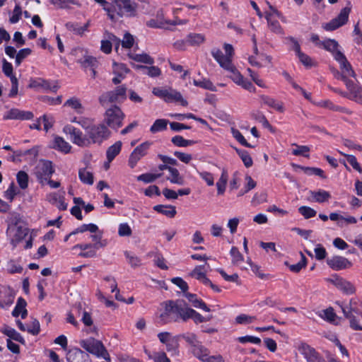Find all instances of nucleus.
Masks as SVG:
<instances>
[{
    "instance_id": "f257e3e1",
    "label": "nucleus",
    "mask_w": 362,
    "mask_h": 362,
    "mask_svg": "<svg viewBox=\"0 0 362 362\" xmlns=\"http://www.w3.org/2000/svg\"><path fill=\"white\" fill-rule=\"evenodd\" d=\"M79 125L85 129L86 139L89 141V146L93 144H100L107 139L110 132L104 124H93L90 119H81Z\"/></svg>"
},
{
    "instance_id": "f03ea898",
    "label": "nucleus",
    "mask_w": 362,
    "mask_h": 362,
    "mask_svg": "<svg viewBox=\"0 0 362 362\" xmlns=\"http://www.w3.org/2000/svg\"><path fill=\"white\" fill-rule=\"evenodd\" d=\"M137 4L131 0H111L107 16L112 21L116 22L124 16L133 17L136 15Z\"/></svg>"
},
{
    "instance_id": "7ed1b4c3",
    "label": "nucleus",
    "mask_w": 362,
    "mask_h": 362,
    "mask_svg": "<svg viewBox=\"0 0 362 362\" xmlns=\"http://www.w3.org/2000/svg\"><path fill=\"white\" fill-rule=\"evenodd\" d=\"M358 301L351 299L348 304H340V308L349 320V327L354 330L362 331V310L358 308Z\"/></svg>"
},
{
    "instance_id": "20e7f679",
    "label": "nucleus",
    "mask_w": 362,
    "mask_h": 362,
    "mask_svg": "<svg viewBox=\"0 0 362 362\" xmlns=\"http://www.w3.org/2000/svg\"><path fill=\"white\" fill-rule=\"evenodd\" d=\"M28 233V228L17 216H14L8 224L6 235L13 247H16L17 244L25 238Z\"/></svg>"
},
{
    "instance_id": "39448f33",
    "label": "nucleus",
    "mask_w": 362,
    "mask_h": 362,
    "mask_svg": "<svg viewBox=\"0 0 362 362\" xmlns=\"http://www.w3.org/2000/svg\"><path fill=\"white\" fill-rule=\"evenodd\" d=\"M80 345L88 352L98 357H102L106 361H110L109 354L100 341L94 338H89L86 340L81 341Z\"/></svg>"
},
{
    "instance_id": "423d86ee",
    "label": "nucleus",
    "mask_w": 362,
    "mask_h": 362,
    "mask_svg": "<svg viewBox=\"0 0 362 362\" xmlns=\"http://www.w3.org/2000/svg\"><path fill=\"white\" fill-rule=\"evenodd\" d=\"M127 98V88L122 86L115 90L103 93L99 98V102L103 106L108 103H122Z\"/></svg>"
},
{
    "instance_id": "0eeeda50",
    "label": "nucleus",
    "mask_w": 362,
    "mask_h": 362,
    "mask_svg": "<svg viewBox=\"0 0 362 362\" xmlns=\"http://www.w3.org/2000/svg\"><path fill=\"white\" fill-rule=\"evenodd\" d=\"M152 93L156 96L164 100L167 103L179 102L182 106H187L188 105L187 101L185 100L181 93L176 90L154 88Z\"/></svg>"
},
{
    "instance_id": "6e6552de",
    "label": "nucleus",
    "mask_w": 362,
    "mask_h": 362,
    "mask_svg": "<svg viewBox=\"0 0 362 362\" xmlns=\"http://www.w3.org/2000/svg\"><path fill=\"white\" fill-rule=\"evenodd\" d=\"M54 173L52 162L47 160H40L35 168L34 173L41 185H45L47 180L51 178Z\"/></svg>"
},
{
    "instance_id": "1a4fd4ad",
    "label": "nucleus",
    "mask_w": 362,
    "mask_h": 362,
    "mask_svg": "<svg viewBox=\"0 0 362 362\" xmlns=\"http://www.w3.org/2000/svg\"><path fill=\"white\" fill-rule=\"evenodd\" d=\"M180 300H167L162 303L164 311L160 315L159 318L163 324L171 322H178L177 310Z\"/></svg>"
},
{
    "instance_id": "9d476101",
    "label": "nucleus",
    "mask_w": 362,
    "mask_h": 362,
    "mask_svg": "<svg viewBox=\"0 0 362 362\" xmlns=\"http://www.w3.org/2000/svg\"><path fill=\"white\" fill-rule=\"evenodd\" d=\"M124 115L121 109L114 105L108 108L105 112V120L107 124L113 129H118L122 125Z\"/></svg>"
},
{
    "instance_id": "9b49d317",
    "label": "nucleus",
    "mask_w": 362,
    "mask_h": 362,
    "mask_svg": "<svg viewBox=\"0 0 362 362\" xmlns=\"http://www.w3.org/2000/svg\"><path fill=\"white\" fill-rule=\"evenodd\" d=\"M224 49L226 54L219 49H214L211 51V54L216 61L219 64L220 66L230 67V64L232 63V58L234 55V49L231 45L224 44Z\"/></svg>"
},
{
    "instance_id": "f8f14e48",
    "label": "nucleus",
    "mask_w": 362,
    "mask_h": 362,
    "mask_svg": "<svg viewBox=\"0 0 362 362\" xmlns=\"http://www.w3.org/2000/svg\"><path fill=\"white\" fill-rule=\"evenodd\" d=\"M180 336H172L170 332H163L158 334V338L160 341L165 345L166 351L172 356H177L179 354L178 339Z\"/></svg>"
},
{
    "instance_id": "ddd939ff",
    "label": "nucleus",
    "mask_w": 362,
    "mask_h": 362,
    "mask_svg": "<svg viewBox=\"0 0 362 362\" xmlns=\"http://www.w3.org/2000/svg\"><path fill=\"white\" fill-rule=\"evenodd\" d=\"M351 10V3L348 2L347 6L341 10L339 14L331 21L326 23L323 28L326 30H334L342 26L347 22Z\"/></svg>"
},
{
    "instance_id": "4468645a",
    "label": "nucleus",
    "mask_w": 362,
    "mask_h": 362,
    "mask_svg": "<svg viewBox=\"0 0 362 362\" xmlns=\"http://www.w3.org/2000/svg\"><path fill=\"white\" fill-rule=\"evenodd\" d=\"M327 281L332 284L339 290L346 295H353L356 291L355 286L351 282L337 274H334L330 278L327 279Z\"/></svg>"
},
{
    "instance_id": "2eb2a0df",
    "label": "nucleus",
    "mask_w": 362,
    "mask_h": 362,
    "mask_svg": "<svg viewBox=\"0 0 362 362\" xmlns=\"http://www.w3.org/2000/svg\"><path fill=\"white\" fill-rule=\"evenodd\" d=\"M63 132L70 135L71 141L81 147L89 146V141L86 139V134H83L82 132L75 127L67 124L64 126Z\"/></svg>"
},
{
    "instance_id": "dca6fc26",
    "label": "nucleus",
    "mask_w": 362,
    "mask_h": 362,
    "mask_svg": "<svg viewBox=\"0 0 362 362\" xmlns=\"http://www.w3.org/2000/svg\"><path fill=\"white\" fill-rule=\"evenodd\" d=\"M307 362H326L315 349L305 342H300L297 347Z\"/></svg>"
},
{
    "instance_id": "f3484780",
    "label": "nucleus",
    "mask_w": 362,
    "mask_h": 362,
    "mask_svg": "<svg viewBox=\"0 0 362 362\" xmlns=\"http://www.w3.org/2000/svg\"><path fill=\"white\" fill-rule=\"evenodd\" d=\"M151 145V142L146 141L134 148L129 158V165L131 168H134L138 161L147 153Z\"/></svg>"
},
{
    "instance_id": "a211bd4d",
    "label": "nucleus",
    "mask_w": 362,
    "mask_h": 362,
    "mask_svg": "<svg viewBox=\"0 0 362 362\" xmlns=\"http://www.w3.org/2000/svg\"><path fill=\"white\" fill-rule=\"evenodd\" d=\"M74 54L78 56L79 54L82 55L83 57L78 58L76 59L77 62L81 64V65L84 69H91L93 67H96L98 64V61L95 58L92 56L88 55L86 51L83 50L81 48L75 49L73 51Z\"/></svg>"
},
{
    "instance_id": "6ab92c4d",
    "label": "nucleus",
    "mask_w": 362,
    "mask_h": 362,
    "mask_svg": "<svg viewBox=\"0 0 362 362\" xmlns=\"http://www.w3.org/2000/svg\"><path fill=\"white\" fill-rule=\"evenodd\" d=\"M343 81L344 82L347 89L349 90V95H346L343 92L337 90H335V91L340 93L341 95L348 97L349 99L357 103L358 97H362V88L357 87L354 81L348 79V76H346Z\"/></svg>"
},
{
    "instance_id": "aec40b11",
    "label": "nucleus",
    "mask_w": 362,
    "mask_h": 362,
    "mask_svg": "<svg viewBox=\"0 0 362 362\" xmlns=\"http://www.w3.org/2000/svg\"><path fill=\"white\" fill-rule=\"evenodd\" d=\"M334 59L339 63L340 69L346 76L356 78V74L353 70L351 64L348 62L346 57L341 52H336L334 53Z\"/></svg>"
},
{
    "instance_id": "412c9836",
    "label": "nucleus",
    "mask_w": 362,
    "mask_h": 362,
    "mask_svg": "<svg viewBox=\"0 0 362 362\" xmlns=\"http://www.w3.org/2000/svg\"><path fill=\"white\" fill-rule=\"evenodd\" d=\"M68 362H91L89 355L78 348L70 349L66 354Z\"/></svg>"
},
{
    "instance_id": "4be33fe9",
    "label": "nucleus",
    "mask_w": 362,
    "mask_h": 362,
    "mask_svg": "<svg viewBox=\"0 0 362 362\" xmlns=\"http://www.w3.org/2000/svg\"><path fill=\"white\" fill-rule=\"evenodd\" d=\"M327 264L334 270H341L349 268L351 263L345 257L335 256L327 260Z\"/></svg>"
},
{
    "instance_id": "5701e85b",
    "label": "nucleus",
    "mask_w": 362,
    "mask_h": 362,
    "mask_svg": "<svg viewBox=\"0 0 362 362\" xmlns=\"http://www.w3.org/2000/svg\"><path fill=\"white\" fill-rule=\"evenodd\" d=\"M33 117V114L29 111H23L16 108L10 110L4 118L6 119H30Z\"/></svg>"
},
{
    "instance_id": "b1692460",
    "label": "nucleus",
    "mask_w": 362,
    "mask_h": 362,
    "mask_svg": "<svg viewBox=\"0 0 362 362\" xmlns=\"http://www.w3.org/2000/svg\"><path fill=\"white\" fill-rule=\"evenodd\" d=\"M119 43L120 40L117 37H116L113 34H109L107 40L101 41L100 49L104 53L109 54L112 51V45H115V49L117 50Z\"/></svg>"
},
{
    "instance_id": "393cba45",
    "label": "nucleus",
    "mask_w": 362,
    "mask_h": 362,
    "mask_svg": "<svg viewBox=\"0 0 362 362\" xmlns=\"http://www.w3.org/2000/svg\"><path fill=\"white\" fill-rule=\"evenodd\" d=\"M177 312L178 321L182 320L183 322L187 321L189 319H192L193 314H194V310L189 308L186 303L183 301H179V307Z\"/></svg>"
},
{
    "instance_id": "a878e982",
    "label": "nucleus",
    "mask_w": 362,
    "mask_h": 362,
    "mask_svg": "<svg viewBox=\"0 0 362 362\" xmlns=\"http://www.w3.org/2000/svg\"><path fill=\"white\" fill-rule=\"evenodd\" d=\"M28 87L30 88H42L45 90H52V92H56L58 88L57 86L51 87L49 83L47 81L41 78L31 80Z\"/></svg>"
},
{
    "instance_id": "bb28decb",
    "label": "nucleus",
    "mask_w": 362,
    "mask_h": 362,
    "mask_svg": "<svg viewBox=\"0 0 362 362\" xmlns=\"http://www.w3.org/2000/svg\"><path fill=\"white\" fill-rule=\"evenodd\" d=\"M193 355L200 361L205 362L209 358V351L202 345V342L192 349Z\"/></svg>"
},
{
    "instance_id": "cd10ccee",
    "label": "nucleus",
    "mask_w": 362,
    "mask_h": 362,
    "mask_svg": "<svg viewBox=\"0 0 362 362\" xmlns=\"http://www.w3.org/2000/svg\"><path fill=\"white\" fill-rule=\"evenodd\" d=\"M153 210L169 218H173L177 214L175 206L172 205H156L153 206Z\"/></svg>"
},
{
    "instance_id": "c85d7f7f",
    "label": "nucleus",
    "mask_w": 362,
    "mask_h": 362,
    "mask_svg": "<svg viewBox=\"0 0 362 362\" xmlns=\"http://www.w3.org/2000/svg\"><path fill=\"white\" fill-rule=\"evenodd\" d=\"M184 295L194 308H200L206 312L210 311L206 303L201 299L197 298L196 295L189 293H185Z\"/></svg>"
},
{
    "instance_id": "c756f323",
    "label": "nucleus",
    "mask_w": 362,
    "mask_h": 362,
    "mask_svg": "<svg viewBox=\"0 0 362 362\" xmlns=\"http://www.w3.org/2000/svg\"><path fill=\"white\" fill-rule=\"evenodd\" d=\"M259 98L264 104L268 105L269 107H272L280 112H284V109L282 103L276 102L275 99L264 95H260Z\"/></svg>"
},
{
    "instance_id": "7c9ffc66",
    "label": "nucleus",
    "mask_w": 362,
    "mask_h": 362,
    "mask_svg": "<svg viewBox=\"0 0 362 362\" xmlns=\"http://www.w3.org/2000/svg\"><path fill=\"white\" fill-rule=\"evenodd\" d=\"M53 148L64 153H67L70 151L71 146L62 137L56 136L54 139Z\"/></svg>"
},
{
    "instance_id": "2f4dec72",
    "label": "nucleus",
    "mask_w": 362,
    "mask_h": 362,
    "mask_svg": "<svg viewBox=\"0 0 362 362\" xmlns=\"http://www.w3.org/2000/svg\"><path fill=\"white\" fill-rule=\"evenodd\" d=\"M1 332L5 335L8 336L10 339H13L22 344H23L25 341L23 337L18 332L7 325H4V327L1 329Z\"/></svg>"
},
{
    "instance_id": "473e14b6",
    "label": "nucleus",
    "mask_w": 362,
    "mask_h": 362,
    "mask_svg": "<svg viewBox=\"0 0 362 362\" xmlns=\"http://www.w3.org/2000/svg\"><path fill=\"white\" fill-rule=\"evenodd\" d=\"M134 67L136 69H141L144 71V74H147L150 77H157L161 74V71L158 66H144V65H134Z\"/></svg>"
},
{
    "instance_id": "72a5a7b5",
    "label": "nucleus",
    "mask_w": 362,
    "mask_h": 362,
    "mask_svg": "<svg viewBox=\"0 0 362 362\" xmlns=\"http://www.w3.org/2000/svg\"><path fill=\"white\" fill-rule=\"evenodd\" d=\"M269 14L265 16V18L267 21L268 28L269 30L277 35H284V30L279 21L274 20V18H269Z\"/></svg>"
},
{
    "instance_id": "f704fd0d",
    "label": "nucleus",
    "mask_w": 362,
    "mask_h": 362,
    "mask_svg": "<svg viewBox=\"0 0 362 362\" xmlns=\"http://www.w3.org/2000/svg\"><path fill=\"white\" fill-rule=\"evenodd\" d=\"M121 148L122 142L119 141L107 148L106 156L108 162H111L119 153Z\"/></svg>"
},
{
    "instance_id": "c9c22d12",
    "label": "nucleus",
    "mask_w": 362,
    "mask_h": 362,
    "mask_svg": "<svg viewBox=\"0 0 362 362\" xmlns=\"http://www.w3.org/2000/svg\"><path fill=\"white\" fill-rule=\"evenodd\" d=\"M228 180V172L226 169H223L221 177L218 182H216L218 194H223L224 193Z\"/></svg>"
},
{
    "instance_id": "e433bc0d",
    "label": "nucleus",
    "mask_w": 362,
    "mask_h": 362,
    "mask_svg": "<svg viewBox=\"0 0 362 362\" xmlns=\"http://www.w3.org/2000/svg\"><path fill=\"white\" fill-rule=\"evenodd\" d=\"M310 194L313 200L318 203L327 202L331 197L329 192L325 190L311 191Z\"/></svg>"
},
{
    "instance_id": "4c0bfd02",
    "label": "nucleus",
    "mask_w": 362,
    "mask_h": 362,
    "mask_svg": "<svg viewBox=\"0 0 362 362\" xmlns=\"http://www.w3.org/2000/svg\"><path fill=\"white\" fill-rule=\"evenodd\" d=\"M128 56L130 59L147 64H153L154 63L153 59L146 53L142 54H133L129 53Z\"/></svg>"
},
{
    "instance_id": "58836bf2",
    "label": "nucleus",
    "mask_w": 362,
    "mask_h": 362,
    "mask_svg": "<svg viewBox=\"0 0 362 362\" xmlns=\"http://www.w3.org/2000/svg\"><path fill=\"white\" fill-rule=\"evenodd\" d=\"M230 67L221 66L223 69L229 71L230 73V78L233 81L234 83L239 85L240 82L243 81L244 77L241 75V74L237 70L235 66L233 64H230Z\"/></svg>"
},
{
    "instance_id": "ea45409f",
    "label": "nucleus",
    "mask_w": 362,
    "mask_h": 362,
    "mask_svg": "<svg viewBox=\"0 0 362 362\" xmlns=\"http://www.w3.org/2000/svg\"><path fill=\"white\" fill-rule=\"evenodd\" d=\"M205 41V36L200 33H190L187 37V42L191 46H199Z\"/></svg>"
},
{
    "instance_id": "a19ab883",
    "label": "nucleus",
    "mask_w": 362,
    "mask_h": 362,
    "mask_svg": "<svg viewBox=\"0 0 362 362\" xmlns=\"http://www.w3.org/2000/svg\"><path fill=\"white\" fill-rule=\"evenodd\" d=\"M169 176L167 177L168 180L174 184H177L180 185H183L184 179L182 176H180L177 169L172 167L171 168H169Z\"/></svg>"
},
{
    "instance_id": "79ce46f5",
    "label": "nucleus",
    "mask_w": 362,
    "mask_h": 362,
    "mask_svg": "<svg viewBox=\"0 0 362 362\" xmlns=\"http://www.w3.org/2000/svg\"><path fill=\"white\" fill-rule=\"evenodd\" d=\"M148 358L153 360L154 362H170L164 351L155 352L153 354L148 350H145Z\"/></svg>"
},
{
    "instance_id": "37998d69",
    "label": "nucleus",
    "mask_w": 362,
    "mask_h": 362,
    "mask_svg": "<svg viewBox=\"0 0 362 362\" xmlns=\"http://www.w3.org/2000/svg\"><path fill=\"white\" fill-rule=\"evenodd\" d=\"M180 337L182 338L185 340L187 343H188L191 349L194 348V346H197L201 342L198 340L197 336L192 332H187L180 335Z\"/></svg>"
},
{
    "instance_id": "c03bdc74",
    "label": "nucleus",
    "mask_w": 362,
    "mask_h": 362,
    "mask_svg": "<svg viewBox=\"0 0 362 362\" xmlns=\"http://www.w3.org/2000/svg\"><path fill=\"white\" fill-rule=\"evenodd\" d=\"M208 265L206 262L204 265L197 266L190 273V276L199 281H201L206 276V266Z\"/></svg>"
},
{
    "instance_id": "a18cd8bd",
    "label": "nucleus",
    "mask_w": 362,
    "mask_h": 362,
    "mask_svg": "<svg viewBox=\"0 0 362 362\" xmlns=\"http://www.w3.org/2000/svg\"><path fill=\"white\" fill-rule=\"evenodd\" d=\"M5 267L6 270L8 274H20L23 271V267L13 259L8 261Z\"/></svg>"
},
{
    "instance_id": "49530a36",
    "label": "nucleus",
    "mask_w": 362,
    "mask_h": 362,
    "mask_svg": "<svg viewBox=\"0 0 362 362\" xmlns=\"http://www.w3.org/2000/svg\"><path fill=\"white\" fill-rule=\"evenodd\" d=\"M324 49L332 53L334 57V53L336 52H339L338 48V42L334 40L328 39L322 42V45Z\"/></svg>"
},
{
    "instance_id": "de8ad7c7",
    "label": "nucleus",
    "mask_w": 362,
    "mask_h": 362,
    "mask_svg": "<svg viewBox=\"0 0 362 362\" xmlns=\"http://www.w3.org/2000/svg\"><path fill=\"white\" fill-rule=\"evenodd\" d=\"M80 180L84 184L92 185L93 183V175L86 169H81L78 172Z\"/></svg>"
},
{
    "instance_id": "09e8293b",
    "label": "nucleus",
    "mask_w": 362,
    "mask_h": 362,
    "mask_svg": "<svg viewBox=\"0 0 362 362\" xmlns=\"http://www.w3.org/2000/svg\"><path fill=\"white\" fill-rule=\"evenodd\" d=\"M168 121L165 119H156L153 124L151 127L150 131L152 133H156L165 130L167 128Z\"/></svg>"
},
{
    "instance_id": "8fccbe9b",
    "label": "nucleus",
    "mask_w": 362,
    "mask_h": 362,
    "mask_svg": "<svg viewBox=\"0 0 362 362\" xmlns=\"http://www.w3.org/2000/svg\"><path fill=\"white\" fill-rule=\"evenodd\" d=\"M64 105L71 107L75 110L78 113H82L83 111V108L81 101L76 98H71L67 100Z\"/></svg>"
},
{
    "instance_id": "3c124183",
    "label": "nucleus",
    "mask_w": 362,
    "mask_h": 362,
    "mask_svg": "<svg viewBox=\"0 0 362 362\" xmlns=\"http://www.w3.org/2000/svg\"><path fill=\"white\" fill-rule=\"evenodd\" d=\"M252 116L255 120L261 123L264 128L269 129L271 132L274 131L273 127L263 113L257 112L256 113H252Z\"/></svg>"
},
{
    "instance_id": "603ef678",
    "label": "nucleus",
    "mask_w": 362,
    "mask_h": 362,
    "mask_svg": "<svg viewBox=\"0 0 362 362\" xmlns=\"http://www.w3.org/2000/svg\"><path fill=\"white\" fill-rule=\"evenodd\" d=\"M49 2L59 8H69L71 5L77 4L76 0H49Z\"/></svg>"
},
{
    "instance_id": "864d4df0",
    "label": "nucleus",
    "mask_w": 362,
    "mask_h": 362,
    "mask_svg": "<svg viewBox=\"0 0 362 362\" xmlns=\"http://www.w3.org/2000/svg\"><path fill=\"white\" fill-rule=\"evenodd\" d=\"M236 152L242 159L246 168H250L252 165V159L247 151L245 150L236 149Z\"/></svg>"
},
{
    "instance_id": "5fc2aeb1",
    "label": "nucleus",
    "mask_w": 362,
    "mask_h": 362,
    "mask_svg": "<svg viewBox=\"0 0 362 362\" xmlns=\"http://www.w3.org/2000/svg\"><path fill=\"white\" fill-rule=\"evenodd\" d=\"M267 4L269 6V10L265 12V16L269 14V18H274V17L276 16L279 18L283 23H286L285 16L280 11L272 6L269 2H267Z\"/></svg>"
},
{
    "instance_id": "6e6d98bb",
    "label": "nucleus",
    "mask_w": 362,
    "mask_h": 362,
    "mask_svg": "<svg viewBox=\"0 0 362 362\" xmlns=\"http://www.w3.org/2000/svg\"><path fill=\"white\" fill-rule=\"evenodd\" d=\"M193 83L196 86H199L211 91H216L215 86L209 79H203L202 81L194 80Z\"/></svg>"
},
{
    "instance_id": "4d7b16f0",
    "label": "nucleus",
    "mask_w": 362,
    "mask_h": 362,
    "mask_svg": "<svg viewBox=\"0 0 362 362\" xmlns=\"http://www.w3.org/2000/svg\"><path fill=\"white\" fill-rule=\"evenodd\" d=\"M171 141L175 145H176L177 146H180V147H185L187 146L192 145L195 143L194 141L185 139L181 136H175L173 137Z\"/></svg>"
},
{
    "instance_id": "13d9d810",
    "label": "nucleus",
    "mask_w": 362,
    "mask_h": 362,
    "mask_svg": "<svg viewBox=\"0 0 362 362\" xmlns=\"http://www.w3.org/2000/svg\"><path fill=\"white\" fill-rule=\"evenodd\" d=\"M17 182L20 187L23 189H26L28 185V175L24 171H19L16 176Z\"/></svg>"
},
{
    "instance_id": "bf43d9fd",
    "label": "nucleus",
    "mask_w": 362,
    "mask_h": 362,
    "mask_svg": "<svg viewBox=\"0 0 362 362\" xmlns=\"http://www.w3.org/2000/svg\"><path fill=\"white\" fill-rule=\"evenodd\" d=\"M339 153L346 158V160L353 167L354 169H355L359 173H362V168H361L359 163L356 160V158L354 156L344 153L340 151H339Z\"/></svg>"
},
{
    "instance_id": "052dcab7",
    "label": "nucleus",
    "mask_w": 362,
    "mask_h": 362,
    "mask_svg": "<svg viewBox=\"0 0 362 362\" xmlns=\"http://www.w3.org/2000/svg\"><path fill=\"white\" fill-rule=\"evenodd\" d=\"M230 254L232 257V263L233 264L239 265L243 261V257L237 247H233Z\"/></svg>"
},
{
    "instance_id": "680f3d73",
    "label": "nucleus",
    "mask_w": 362,
    "mask_h": 362,
    "mask_svg": "<svg viewBox=\"0 0 362 362\" xmlns=\"http://www.w3.org/2000/svg\"><path fill=\"white\" fill-rule=\"evenodd\" d=\"M231 133L233 134V136L243 146L248 148H252V146L250 145L245 137L243 136V134L240 133V132L236 129L232 128L231 129Z\"/></svg>"
},
{
    "instance_id": "e2e57ef3",
    "label": "nucleus",
    "mask_w": 362,
    "mask_h": 362,
    "mask_svg": "<svg viewBox=\"0 0 362 362\" xmlns=\"http://www.w3.org/2000/svg\"><path fill=\"white\" fill-rule=\"evenodd\" d=\"M296 146V148L293 149L292 153L295 156H303L306 158L309 157L308 152L310 151V148L307 146H298L297 144H293Z\"/></svg>"
},
{
    "instance_id": "0e129e2a",
    "label": "nucleus",
    "mask_w": 362,
    "mask_h": 362,
    "mask_svg": "<svg viewBox=\"0 0 362 362\" xmlns=\"http://www.w3.org/2000/svg\"><path fill=\"white\" fill-rule=\"evenodd\" d=\"M299 213L303 215L305 218H310L312 217L315 216L317 212L313 209L309 207L303 206L299 207L298 209Z\"/></svg>"
},
{
    "instance_id": "69168bd1",
    "label": "nucleus",
    "mask_w": 362,
    "mask_h": 362,
    "mask_svg": "<svg viewBox=\"0 0 362 362\" xmlns=\"http://www.w3.org/2000/svg\"><path fill=\"white\" fill-rule=\"evenodd\" d=\"M90 237L92 240L95 242V243L93 244L94 249H99L100 247H103L107 245L106 240H102L101 234H94L91 235Z\"/></svg>"
},
{
    "instance_id": "338daca9",
    "label": "nucleus",
    "mask_w": 362,
    "mask_h": 362,
    "mask_svg": "<svg viewBox=\"0 0 362 362\" xmlns=\"http://www.w3.org/2000/svg\"><path fill=\"white\" fill-rule=\"evenodd\" d=\"M65 26L69 31L73 32L76 35L80 36L83 35V29H82L81 26H80L78 23L68 22L66 23Z\"/></svg>"
},
{
    "instance_id": "774afa93",
    "label": "nucleus",
    "mask_w": 362,
    "mask_h": 362,
    "mask_svg": "<svg viewBox=\"0 0 362 362\" xmlns=\"http://www.w3.org/2000/svg\"><path fill=\"white\" fill-rule=\"evenodd\" d=\"M120 42L122 47L129 49L134 45V39L130 33H127L124 34L123 40H120Z\"/></svg>"
}]
</instances>
